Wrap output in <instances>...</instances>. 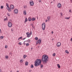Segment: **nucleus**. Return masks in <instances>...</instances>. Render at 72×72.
I'll return each instance as SVG.
<instances>
[{
  "label": "nucleus",
  "instance_id": "obj_1",
  "mask_svg": "<svg viewBox=\"0 0 72 72\" xmlns=\"http://www.w3.org/2000/svg\"><path fill=\"white\" fill-rule=\"evenodd\" d=\"M42 60L43 63L46 64L49 60V56L47 55H44L42 56Z\"/></svg>",
  "mask_w": 72,
  "mask_h": 72
},
{
  "label": "nucleus",
  "instance_id": "obj_2",
  "mask_svg": "<svg viewBox=\"0 0 72 72\" xmlns=\"http://www.w3.org/2000/svg\"><path fill=\"white\" fill-rule=\"evenodd\" d=\"M35 66L37 67L38 66L40 65L41 63V60L40 59H37L34 62Z\"/></svg>",
  "mask_w": 72,
  "mask_h": 72
},
{
  "label": "nucleus",
  "instance_id": "obj_3",
  "mask_svg": "<svg viewBox=\"0 0 72 72\" xmlns=\"http://www.w3.org/2000/svg\"><path fill=\"white\" fill-rule=\"evenodd\" d=\"M42 30L44 31L45 30V27H46V25H45V22H43L42 23Z\"/></svg>",
  "mask_w": 72,
  "mask_h": 72
},
{
  "label": "nucleus",
  "instance_id": "obj_4",
  "mask_svg": "<svg viewBox=\"0 0 72 72\" xmlns=\"http://www.w3.org/2000/svg\"><path fill=\"white\" fill-rule=\"evenodd\" d=\"M26 35H27V37H30L31 36V35H32V32H30L29 33V32H27L26 33Z\"/></svg>",
  "mask_w": 72,
  "mask_h": 72
},
{
  "label": "nucleus",
  "instance_id": "obj_5",
  "mask_svg": "<svg viewBox=\"0 0 72 72\" xmlns=\"http://www.w3.org/2000/svg\"><path fill=\"white\" fill-rule=\"evenodd\" d=\"M30 6H33L34 5V3H33V1H31L30 2Z\"/></svg>",
  "mask_w": 72,
  "mask_h": 72
},
{
  "label": "nucleus",
  "instance_id": "obj_6",
  "mask_svg": "<svg viewBox=\"0 0 72 72\" xmlns=\"http://www.w3.org/2000/svg\"><path fill=\"white\" fill-rule=\"evenodd\" d=\"M12 23L10 22H8V26L9 27H11L12 26Z\"/></svg>",
  "mask_w": 72,
  "mask_h": 72
},
{
  "label": "nucleus",
  "instance_id": "obj_7",
  "mask_svg": "<svg viewBox=\"0 0 72 72\" xmlns=\"http://www.w3.org/2000/svg\"><path fill=\"white\" fill-rule=\"evenodd\" d=\"M14 12L15 14H18V10L17 9H15L14 10Z\"/></svg>",
  "mask_w": 72,
  "mask_h": 72
},
{
  "label": "nucleus",
  "instance_id": "obj_8",
  "mask_svg": "<svg viewBox=\"0 0 72 72\" xmlns=\"http://www.w3.org/2000/svg\"><path fill=\"white\" fill-rule=\"evenodd\" d=\"M57 47H60L61 46V43L59 42H57Z\"/></svg>",
  "mask_w": 72,
  "mask_h": 72
},
{
  "label": "nucleus",
  "instance_id": "obj_9",
  "mask_svg": "<svg viewBox=\"0 0 72 72\" xmlns=\"http://www.w3.org/2000/svg\"><path fill=\"white\" fill-rule=\"evenodd\" d=\"M57 6L58 8H60L62 7V5L60 3H58L57 4Z\"/></svg>",
  "mask_w": 72,
  "mask_h": 72
},
{
  "label": "nucleus",
  "instance_id": "obj_10",
  "mask_svg": "<svg viewBox=\"0 0 72 72\" xmlns=\"http://www.w3.org/2000/svg\"><path fill=\"white\" fill-rule=\"evenodd\" d=\"M10 7L11 9H13L14 8V6L12 4H11L10 5Z\"/></svg>",
  "mask_w": 72,
  "mask_h": 72
},
{
  "label": "nucleus",
  "instance_id": "obj_11",
  "mask_svg": "<svg viewBox=\"0 0 72 72\" xmlns=\"http://www.w3.org/2000/svg\"><path fill=\"white\" fill-rule=\"evenodd\" d=\"M38 44H41V40L39 39L38 41Z\"/></svg>",
  "mask_w": 72,
  "mask_h": 72
},
{
  "label": "nucleus",
  "instance_id": "obj_12",
  "mask_svg": "<svg viewBox=\"0 0 72 72\" xmlns=\"http://www.w3.org/2000/svg\"><path fill=\"white\" fill-rule=\"evenodd\" d=\"M23 14H24V15H26V14H27V13H26V10H24V11Z\"/></svg>",
  "mask_w": 72,
  "mask_h": 72
},
{
  "label": "nucleus",
  "instance_id": "obj_13",
  "mask_svg": "<svg viewBox=\"0 0 72 72\" xmlns=\"http://www.w3.org/2000/svg\"><path fill=\"white\" fill-rule=\"evenodd\" d=\"M28 20L30 22L32 21V19H31V17H29V18H28Z\"/></svg>",
  "mask_w": 72,
  "mask_h": 72
},
{
  "label": "nucleus",
  "instance_id": "obj_14",
  "mask_svg": "<svg viewBox=\"0 0 72 72\" xmlns=\"http://www.w3.org/2000/svg\"><path fill=\"white\" fill-rule=\"evenodd\" d=\"M36 20V18L34 17H33L32 19V21H35Z\"/></svg>",
  "mask_w": 72,
  "mask_h": 72
},
{
  "label": "nucleus",
  "instance_id": "obj_15",
  "mask_svg": "<svg viewBox=\"0 0 72 72\" xmlns=\"http://www.w3.org/2000/svg\"><path fill=\"white\" fill-rule=\"evenodd\" d=\"M7 9H8L9 12H11V11H12L11 9L9 7H8V8H7Z\"/></svg>",
  "mask_w": 72,
  "mask_h": 72
},
{
  "label": "nucleus",
  "instance_id": "obj_16",
  "mask_svg": "<svg viewBox=\"0 0 72 72\" xmlns=\"http://www.w3.org/2000/svg\"><path fill=\"white\" fill-rule=\"evenodd\" d=\"M25 66H28V62L26 61L25 63Z\"/></svg>",
  "mask_w": 72,
  "mask_h": 72
},
{
  "label": "nucleus",
  "instance_id": "obj_17",
  "mask_svg": "<svg viewBox=\"0 0 72 72\" xmlns=\"http://www.w3.org/2000/svg\"><path fill=\"white\" fill-rule=\"evenodd\" d=\"M70 18H71V17H65V19H70Z\"/></svg>",
  "mask_w": 72,
  "mask_h": 72
},
{
  "label": "nucleus",
  "instance_id": "obj_18",
  "mask_svg": "<svg viewBox=\"0 0 72 72\" xmlns=\"http://www.w3.org/2000/svg\"><path fill=\"white\" fill-rule=\"evenodd\" d=\"M27 21H28V19H27V18H26L24 21V23H26Z\"/></svg>",
  "mask_w": 72,
  "mask_h": 72
},
{
  "label": "nucleus",
  "instance_id": "obj_19",
  "mask_svg": "<svg viewBox=\"0 0 72 72\" xmlns=\"http://www.w3.org/2000/svg\"><path fill=\"white\" fill-rule=\"evenodd\" d=\"M6 6H7V8H9V4H8V3H6Z\"/></svg>",
  "mask_w": 72,
  "mask_h": 72
},
{
  "label": "nucleus",
  "instance_id": "obj_20",
  "mask_svg": "<svg viewBox=\"0 0 72 72\" xmlns=\"http://www.w3.org/2000/svg\"><path fill=\"white\" fill-rule=\"evenodd\" d=\"M47 19L48 20V21H49V20L50 19V16H48L47 17Z\"/></svg>",
  "mask_w": 72,
  "mask_h": 72
},
{
  "label": "nucleus",
  "instance_id": "obj_21",
  "mask_svg": "<svg viewBox=\"0 0 72 72\" xmlns=\"http://www.w3.org/2000/svg\"><path fill=\"white\" fill-rule=\"evenodd\" d=\"M65 52L66 53H67V54H69V52H68L67 50H65Z\"/></svg>",
  "mask_w": 72,
  "mask_h": 72
},
{
  "label": "nucleus",
  "instance_id": "obj_22",
  "mask_svg": "<svg viewBox=\"0 0 72 72\" xmlns=\"http://www.w3.org/2000/svg\"><path fill=\"white\" fill-rule=\"evenodd\" d=\"M57 66L58 67V68H60V65H59V64H57Z\"/></svg>",
  "mask_w": 72,
  "mask_h": 72
},
{
  "label": "nucleus",
  "instance_id": "obj_23",
  "mask_svg": "<svg viewBox=\"0 0 72 72\" xmlns=\"http://www.w3.org/2000/svg\"><path fill=\"white\" fill-rule=\"evenodd\" d=\"M23 57L24 59H25V58H26V57H27V55H24Z\"/></svg>",
  "mask_w": 72,
  "mask_h": 72
},
{
  "label": "nucleus",
  "instance_id": "obj_24",
  "mask_svg": "<svg viewBox=\"0 0 72 72\" xmlns=\"http://www.w3.org/2000/svg\"><path fill=\"white\" fill-rule=\"evenodd\" d=\"M5 57L6 59H8L9 58V56H6Z\"/></svg>",
  "mask_w": 72,
  "mask_h": 72
},
{
  "label": "nucleus",
  "instance_id": "obj_25",
  "mask_svg": "<svg viewBox=\"0 0 72 72\" xmlns=\"http://www.w3.org/2000/svg\"><path fill=\"white\" fill-rule=\"evenodd\" d=\"M29 45H30V44L28 43H26V46H28Z\"/></svg>",
  "mask_w": 72,
  "mask_h": 72
},
{
  "label": "nucleus",
  "instance_id": "obj_26",
  "mask_svg": "<svg viewBox=\"0 0 72 72\" xmlns=\"http://www.w3.org/2000/svg\"><path fill=\"white\" fill-rule=\"evenodd\" d=\"M4 38V37L3 36H2L0 37V39H3Z\"/></svg>",
  "mask_w": 72,
  "mask_h": 72
},
{
  "label": "nucleus",
  "instance_id": "obj_27",
  "mask_svg": "<svg viewBox=\"0 0 72 72\" xmlns=\"http://www.w3.org/2000/svg\"><path fill=\"white\" fill-rule=\"evenodd\" d=\"M31 67L32 68H33L34 67V66H33V65H32L31 66Z\"/></svg>",
  "mask_w": 72,
  "mask_h": 72
},
{
  "label": "nucleus",
  "instance_id": "obj_28",
  "mask_svg": "<svg viewBox=\"0 0 72 72\" xmlns=\"http://www.w3.org/2000/svg\"><path fill=\"white\" fill-rule=\"evenodd\" d=\"M20 62L21 63H23V60L22 59L20 60Z\"/></svg>",
  "mask_w": 72,
  "mask_h": 72
},
{
  "label": "nucleus",
  "instance_id": "obj_29",
  "mask_svg": "<svg viewBox=\"0 0 72 72\" xmlns=\"http://www.w3.org/2000/svg\"><path fill=\"white\" fill-rule=\"evenodd\" d=\"M22 37H19V39H18V40H20V39H21V40H22Z\"/></svg>",
  "mask_w": 72,
  "mask_h": 72
},
{
  "label": "nucleus",
  "instance_id": "obj_30",
  "mask_svg": "<svg viewBox=\"0 0 72 72\" xmlns=\"http://www.w3.org/2000/svg\"><path fill=\"white\" fill-rule=\"evenodd\" d=\"M35 40H37L38 39H39V38H38L37 37H36L35 38Z\"/></svg>",
  "mask_w": 72,
  "mask_h": 72
},
{
  "label": "nucleus",
  "instance_id": "obj_31",
  "mask_svg": "<svg viewBox=\"0 0 72 72\" xmlns=\"http://www.w3.org/2000/svg\"><path fill=\"white\" fill-rule=\"evenodd\" d=\"M4 8V6H1V9H3Z\"/></svg>",
  "mask_w": 72,
  "mask_h": 72
},
{
  "label": "nucleus",
  "instance_id": "obj_32",
  "mask_svg": "<svg viewBox=\"0 0 72 72\" xmlns=\"http://www.w3.org/2000/svg\"><path fill=\"white\" fill-rule=\"evenodd\" d=\"M4 21H7L8 20V19L7 18H6L5 19H4Z\"/></svg>",
  "mask_w": 72,
  "mask_h": 72
},
{
  "label": "nucleus",
  "instance_id": "obj_33",
  "mask_svg": "<svg viewBox=\"0 0 72 72\" xmlns=\"http://www.w3.org/2000/svg\"><path fill=\"white\" fill-rule=\"evenodd\" d=\"M55 53H54L53 54V57H55Z\"/></svg>",
  "mask_w": 72,
  "mask_h": 72
},
{
  "label": "nucleus",
  "instance_id": "obj_34",
  "mask_svg": "<svg viewBox=\"0 0 72 72\" xmlns=\"http://www.w3.org/2000/svg\"><path fill=\"white\" fill-rule=\"evenodd\" d=\"M43 67V65H42V64L41 65L40 68H42Z\"/></svg>",
  "mask_w": 72,
  "mask_h": 72
},
{
  "label": "nucleus",
  "instance_id": "obj_35",
  "mask_svg": "<svg viewBox=\"0 0 72 72\" xmlns=\"http://www.w3.org/2000/svg\"><path fill=\"white\" fill-rule=\"evenodd\" d=\"M19 44L20 45H22V42H19Z\"/></svg>",
  "mask_w": 72,
  "mask_h": 72
},
{
  "label": "nucleus",
  "instance_id": "obj_36",
  "mask_svg": "<svg viewBox=\"0 0 72 72\" xmlns=\"http://www.w3.org/2000/svg\"><path fill=\"white\" fill-rule=\"evenodd\" d=\"M5 48H6V49H7V48H8V46H7V45L5 46Z\"/></svg>",
  "mask_w": 72,
  "mask_h": 72
},
{
  "label": "nucleus",
  "instance_id": "obj_37",
  "mask_svg": "<svg viewBox=\"0 0 72 72\" xmlns=\"http://www.w3.org/2000/svg\"><path fill=\"white\" fill-rule=\"evenodd\" d=\"M60 14L61 16H63V13H60Z\"/></svg>",
  "mask_w": 72,
  "mask_h": 72
},
{
  "label": "nucleus",
  "instance_id": "obj_38",
  "mask_svg": "<svg viewBox=\"0 0 72 72\" xmlns=\"http://www.w3.org/2000/svg\"><path fill=\"white\" fill-rule=\"evenodd\" d=\"M7 15H8V17H9V16H10V15H9V13H8L7 14Z\"/></svg>",
  "mask_w": 72,
  "mask_h": 72
},
{
  "label": "nucleus",
  "instance_id": "obj_39",
  "mask_svg": "<svg viewBox=\"0 0 72 72\" xmlns=\"http://www.w3.org/2000/svg\"><path fill=\"white\" fill-rule=\"evenodd\" d=\"M11 31H12V32L13 31H14V29H13V28H12V29H11Z\"/></svg>",
  "mask_w": 72,
  "mask_h": 72
},
{
  "label": "nucleus",
  "instance_id": "obj_40",
  "mask_svg": "<svg viewBox=\"0 0 72 72\" xmlns=\"http://www.w3.org/2000/svg\"><path fill=\"white\" fill-rule=\"evenodd\" d=\"M38 43H39V42H38V41H37L36 42V44H38Z\"/></svg>",
  "mask_w": 72,
  "mask_h": 72
},
{
  "label": "nucleus",
  "instance_id": "obj_41",
  "mask_svg": "<svg viewBox=\"0 0 72 72\" xmlns=\"http://www.w3.org/2000/svg\"><path fill=\"white\" fill-rule=\"evenodd\" d=\"M1 33V30L0 29V33Z\"/></svg>",
  "mask_w": 72,
  "mask_h": 72
},
{
  "label": "nucleus",
  "instance_id": "obj_42",
  "mask_svg": "<svg viewBox=\"0 0 72 72\" xmlns=\"http://www.w3.org/2000/svg\"><path fill=\"white\" fill-rule=\"evenodd\" d=\"M48 22V20H46L45 21V22Z\"/></svg>",
  "mask_w": 72,
  "mask_h": 72
},
{
  "label": "nucleus",
  "instance_id": "obj_43",
  "mask_svg": "<svg viewBox=\"0 0 72 72\" xmlns=\"http://www.w3.org/2000/svg\"><path fill=\"white\" fill-rule=\"evenodd\" d=\"M24 8H27V6H24Z\"/></svg>",
  "mask_w": 72,
  "mask_h": 72
},
{
  "label": "nucleus",
  "instance_id": "obj_44",
  "mask_svg": "<svg viewBox=\"0 0 72 72\" xmlns=\"http://www.w3.org/2000/svg\"><path fill=\"white\" fill-rule=\"evenodd\" d=\"M26 39V38H24V39H22V40H25V39Z\"/></svg>",
  "mask_w": 72,
  "mask_h": 72
},
{
  "label": "nucleus",
  "instance_id": "obj_45",
  "mask_svg": "<svg viewBox=\"0 0 72 72\" xmlns=\"http://www.w3.org/2000/svg\"><path fill=\"white\" fill-rule=\"evenodd\" d=\"M31 71H32V70H30L29 71V72H31Z\"/></svg>",
  "mask_w": 72,
  "mask_h": 72
},
{
  "label": "nucleus",
  "instance_id": "obj_46",
  "mask_svg": "<svg viewBox=\"0 0 72 72\" xmlns=\"http://www.w3.org/2000/svg\"><path fill=\"white\" fill-rule=\"evenodd\" d=\"M71 41H72V37L71 38Z\"/></svg>",
  "mask_w": 72,
  "mask_h": 72
},
{
  "label": "nucleus",
  "instance_id": "obj_47",
  "mask_svg": "<svg viewBox=\"0 0 72 72\" xmlns=\"http://www.w3.org/2000/svg\"><path fill=\"white\" fill-rule=\"evenodd\" d=\"M39 3H41V1H39Z\"/></svg>",
  "mask_w": 72,
  "mask_h": 72
},
{
  "label": "nucleus",
  "instance_id": "obj_48",
  "mask_svg": "<svg viewBox=\"0 0 72 72\" xmlns=\"http://www.w3.org/2000/svg\"><path fill=\"white\" fill-rule=\"evenodd\" d=\"M70 2H71V3H72V0H70Z\"/></svg>",
  "mask_w": 72,
  "mask_h": 72
},
{
  "label": "nucleus",
  "instance_id": "obj_49",
  "mask_svg": "<svg viewBox=\"0 0 72 72\" xmlns=\"http://www.w3.org/2000/svg\"><path fill=\"white\" fill-rule=\"evenodd\" d=\"M53 33H54V32H53V31H52L51 32V33H52L53 34Z\"/></svg>",
  "mask_w": 72,
  "mask_h": 72
},
{
  "label": "nucleus",
  "instance_id": "obj_50",
  "mask_svg": "<svg viewBox=\"0 0 72 72\" xmlns=\"http://www.w3.org/2000/svg\"><path fill=\"white\" fill-rule=\"evenodd\" d=\"M24 45H26V43H24Z\"/></svg>",
  "mask_w": 72,
  "mask_h": 72
},
{
  "label": "nucleus",
  "instance_id": "obj_51",
  "mask_svg": "<svg viewBox=\"0 0 72 72\" xmlns=\"http://www.w3.org/2000/svg\"><path fill=\"white\" fill-rule=\"evenodd\" d=\"M0 72H1V69H0Z\"/></svg>",
  "mask_w": 72,
  "mask_h": 72
},
{
  "label": "nucleus",
  "instance_id": "obj_52",
  "mask_svg": "<svg viewBox=\"0 0 72 72\" xmlns=\"http://www.w3.org/2000/svg\"><path fill=\"white\" fill-rule=\"evenodd\" d=\"M71 10H69V12H71Z\"/></svg>",
  "mask_w": 72,
  "mask_h": 72
},
{
  "label": "nucleus",
  "instance_id": "obj_53",
  "mask_svg": "<svg viewBox=\"0 0 72 72\" xmlns=\"http://www.w3.org/2000/svg\"><path fill=\"white\" fill-rule=\"evenodd\" d=\"M19 72V71H17V72Z\"/></svg>",
  "mask_w": 72,
  "mask_h": 72
},
{
  "label": "nucleus",
  "instance_id": "obj_54",
  "mask_svg": "<svg viewBox=\"0 0 72 72\" xmlns=\"http://www.w3.org/2000/svg\"><path fill=\"white\" fill-rule=\"evenodd\" d=\"M53 3V2H51V3Z\"/></svg>",
  "mask_w": 72,
  "mask_h": 72
},
{
  "label": "nucleus",
  "instance_id": "obj_55",
  "mask_svg": "<svg viewBox=\"0 0 72 72\" xmlns=\"http://www.w3.org/2000/svg\"><path fill=\"white\" fill-rule=\"evenodd\" d=\"M33 49L32 48H31V49Z\"/></svg>",
  "mask_w": 72,
  "mask_h": 72
}]
</instances>
